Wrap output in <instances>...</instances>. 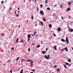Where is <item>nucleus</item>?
Listing matches in <instances>:
<instances>
[{
	"instance_id": "1",
	"label": "nucleus",
	"mask_w": 73,
	"mask_h": 73,
	"mask_svg": "<svg viewBox=\"0 0 73 73\" xmlns=\"http://www.w3.org/2000/svg\"><path fill=\"white\" fill-rule=\"evenodd\" d=\"M49 57H50V55H48L47 56L46 55H45L44 57L47 60H49Z\"/></svg>"
},
{
	"instance_id": "2",
	"label": "nucleus",
	"mask_w": 73,
	"mask_h": 73,
	"mask_svg": "<svg viewBox=\"0 0 73 73\" xmlns=\"http://www.w3.org/2000/svg\"><path fill=\"white\" fill-rule=\"evenodd\" d=\"M40 13L41 16H44V12H43V11L42 10H41L40 11Z\"/></svg>"
},
{
	"instance_id": "3",
	"label": "nucleus",
	"mask_w": 73,
	"mask_h": 73,
	"mask_svg": "<svg viewBox=\"0 0 73 73\" xmlns=\"http://www.w3.org/2000/svg\"><path fill=\"white\" fill-rule=\"evenodd\" d=\"M63 50H65L66 51V52L68 51V48H67V47H65V48H63Z\"/></svg>"
},
{
	"instance_id": "4",
	"label": "nucleus",
	"mask_w": 73,
	"mask_h": 73,
	"mask_svg": "<svg viewBox=\"0 0 73 73\" xmlns=\"http://www.w3.org/2000/svg\"><path fill=\"white\" fill-rule=\"evenodd\" d=\"M70 8L69 7L67 9L66 11L68 12V11H70Z\"/></svg>"
},
{
	"instance_id": "5",
	"label": "nucleus",
	"mask_w": 73,
	"mask_h": 73,
	"mask_svg": "<svg viewBox=\"0 0 73 73\" xmlns=\"http://www.w3.org/2000/svg\"><path fill=\"white\" fill-rule=\"evenodd\" d=\"M68 4L70 5L72 4V2L69 1L68 2Z\"/></svg>"
},
{
	"instance_id": "6",
	"label": "nucleus",
	"mask_w": 73,
	"mask_h": 73,
	"mask_svg": "<svg viewBox=\"0 0 73 73\" xmlns=\"http://www.w3.org/2000/svg\"><path fill=\"white\" fill-rule=\"evenodd\" d=\"M61 31V29L60 28V27H58V32H59V31Z\"/></svg>"
},
{
	"instance_id": "7",
	"label": "nucleus",
	"mask_w": 73,
	"mask_h": 73,
	"mask_svg": "<svg viewBox=\"0 0 73 73\" xmlns=\"http://www.w3.org/2000/svg\"><path fill=\"white\" fill-rule=\"evenodd\" d=\"M27 61V62H31V61H32V60L30 59H28Z\"/></svg>"
},
{
	"instance_id": "8",
	"label": "nucleus",
	"mask_w": 73,
	"mask_h": 73,
	"mask_svg": "<svg viewBox=\"0 0 73 73\" xmlns=\"http://www.w3.org/2000/svg\"><path fill=\"white\" fill-rule=\"evenodd\" d=\"M68 61L69 62H71V59H68Z\"/></svg>"
},
{
	"instance_id": "9",
	"label": "nucleus",
	"mask_w": 73,
	"mask_h": 73,
	"mask_svg": "<svg viewBox=\"0 0 73 73\" xmlns=\"http://www.w3.org/2000/svg\"><path fill=\"white\" fill-rule=\"evenodd\" d=\"M60 8H63V5L61 4L60 5Z\"/></svg>"
},
{
	"instance_id": "10",
	"label": "nucleus",
	"mask_w": 73,
	"mask_h": 73,
	"mask_svg": "<svg viewBox=\"0 0 73 73\" xmlns=\"http://www.w3.org/2000/svg\"><path fill=\"white\" fill-rule=\"evenodd\" d=\"M27 36H28V38H30V37H31V35H30L29 34H28L27 35Z\"/></svg>"
},
{
	"instance_id": "11",
	"label": "nucleus",
	"mask_w": 73,
	"mask_h": 73,
	"mask_svg": "<svg viewBox=\"0 0 73 73\" xmlns=\"http://www.w3.org/2000/svg\"><path fill=\"white\" fill-rule=\"evenodd\" d=\"M61 41H62V42H65V40L64 39H61Z\"/></svg>"
},
{
	"instance_id": "12",
	"label": "nucleus",
	"mask_w": 73,
	"mask_h": 73,
	"mask_svg": "<svg viewBox=\"0 0 73 73\" xmlns=\"http://www.w3.org/2000/svg\"><path fill=\"white\" fill-rule=\"evenodd\" d=\"M64 66L65 68H66H66H67V66H66V64H64Z\"/></svg>"
},
{
	"instance_id": "13",
	"label": "nucleus",
	"mask_w": 73,
	"mask_h": 73,
	"mask_svg": "<svg viewBox=\"0 0 73 73\" xmlns=\"http://www.w3.org/2000/svg\"><path fill=\"white\" fill-rule=\"evenodd\" d=\"M45 53H46V51H42V53L43 54H45Z\"/></svg>"
},
{
	"instance_id": "14",
	"label": "nucleus",
	"mask_w": 73,
	"mask_h": 73,
	"mask_svg": "<svg viewBox=\"0 0 73 73\" xmlns=\"http://www.w3.org/2000/svg\"><path fill=\"white\" fill-rule=\"evenodd\" d=\"M66 42H67V44H69V41L68 40H66Z\"/></svg>"
},
{
	"instance_id": "15",
	"label": "nucleus",
	"mask_w": 73,
	"mask_h": 73,
	"mask_svg": "<svg viewBox=\"0 0 73 73\" xmlns=\"http://www.w3.org/2000/svg\"><path fill=\"white\" fill-rule=\"evenodd\" d=\"M49 27H50V28H52V25L51 24H49Z\"/></svg>"
},
{
	"instance_id": "16",
	"label": "nucleus",
	"mask_w": 73,
	"mask_h": 73,
	"mask_svg": "<svg viewBox=\"0 0 73 73\" xmlns=\"http://www.w3.org/2000/svg\"><path fill=\"white\" fill-rule=\"evenodd\" d=\"M57 72H59L60 71V69H56Z\"/></svg>"
},
{
	"instance_id": "17",
	"label": "nucleus",
	"mask_w": 73,
	"mask_h": 73,
	"mask_svg": "<svg viewBox=\"0 0 73 73\" xmlns=\"http://www.w3.org/2000/svg\"><path fill=\"white\" fill-rule=\"evenodd\" d=\"M43 21H46V19H45V17H44L43 19Z\"/></svg>"
},
{
	"instance_id": "18",
	"label": "nucleus",
	"mask_w": 73,
	"mask_h": 73,
	"mask_svg": "<svg viewBox=\"0 0 73 73\" xmlns=\"http://www.w3.org/2000/svg\"><path fill=\"white\" fill-rule=\"evenodd\" d=\"M23 69H22L21 70V71L20 72V73H23Z\"/></svg>"
},
{
	"instance_id": "19",
	"label": "nucleus",
	"mask_w": 73,
	"mask_h": 73,
	"mask_svg": "<svg viewBox=\"0 0 73 73\" xmlns=\"http://www.w3.org/2000/svg\"><path fill=\"white\" fill-rule=\"evenodd\" d=\"M70 31L71 32H73V29H71L70 30Z\"/></svg>"
},
{
	"instance_id": "20",
	"label": "nucleus",
	"mask_w": 73,
	"mask_h": 73,
	"mask_svg": "<svg viewBox=\"0 0 73 73\" xmlns=\"http://www.w3.org/2000/svg\"><path fill=\"white\" fill-rule=\"evenodd\" d=\"M65 64H66L67 65H69V64L66 62H65Z\"/></svg>"
},
{
	"instance_id": "21",
	"label": "nucleus",
	"mask_w": 73,
	"mask_h": 73,
	"mask_svg": "<svg viewBox=\"0 0 73 73\" xmlns=\"http://www.w3.org/2000/svg\"><path fill=\"white\" fill-rule=\"evenodd\" d=\"M56 47H57L56 46H54V48L55 50H57V48H56Z\"/></svg>"
},
{
	"instance_id": "22",
	"label": "nucleus",
	"mask_w": 73,
	"mask_h": 73,
	"mask_svg": "<svg viewBox=\"0 0 73 73\" xmlns=\"http://www.w3.org/2000/svg\"><path fill=\"white\" fill-rule=\"evenodd\" d=\"M40 45H38V46H37V48H40Z\"/></svg>"
},
{
	"instance_id": "23",
	"label": "nucleus",
	"mask_w": 73,
	"mask_h": 73,
	"mask_svg": "<svg viewBox=\"0 0 73 73\" xmlns=\"http://www.w3.org/2000/svg\"><path fill=\"white\" fill-rule=\"evenodd\" d=\"M40 24H41V25H43V22H40Z\"/></svg>"
},
{
	"instance_id": "24",
	"label": "nucleus",
	"mask_w": 73,
	"mask_h": 73,
	"mask_svg": "<svg viewBox=\"0 0 73 73\" xmlns=\"http://www.w3.org/2000/svg\"><path fill=\"white\" fill-rule=\"evenodd\" d=\"M19 39L17 38V40H16V42H17L19 41Z\"/></svg>"
},
{
	"instance_id": "25",
	"label": "nucleus",
	"mask_w": 73,
	"mask_h": 73,
	"mask_svg": "<svg viewBox=\"0 0 73 73\" xmlns=\"http://www.w3.org/2000/svg\"><path fill=\"white\" fill-rule=\"evenodd\" d=\"M47 10H49V11H50V8H49V7H48L47 8Z\"/></svg>"
},
{
	"instance_id": "26",
	"label": "nucleus",
	"mask_w": 73,
	"mask_h": 73,
	"mask_svg": "<svg viewBox=\"0 0 73 73\" xmlns=\"http://www.w3.org/2000/svg\"><path fill=\"white\" fill-rule=\"evenodd\" d=\"M19 14L18 13L17 15H15V16H17V17H19Z\"/></svg>"
},
{
	"instance_id": "27",
	"label": "nucleus",
	"mask_w": 73,
	"mask_h": 73,
	"mask_svg": "<svg viewBox=\"0 0 73 73\" xmlns=\"http://www.w3.org/2000/svg\"><path fill=\"white\" fill-rule=\"evenodd\" d=\"M32 62H31L30 63V64H33V61H32V60L31 61Z\"/></svg>"
},
{
	"instance_id": "28",
	"label": "nucleus",
	"mask_w": 73,
	"mask_h": 73,
	"mask_svg": "<svg viewBox=\"0 0 73 73\" xmlns=\"http://www.w3.org/2000/svg\"><path fill=\"white\" fill-rule=\"evenodd\" d=\"M52 38L51 36H50V37H49V40H51V39H52Z\"/></svg>"
},
{
	"instance_id": "29",
	"label": "nucleus",
	"mask_w": 73,
	"mask_h": 73,
	"mask_svg": "<svg viewBox=\"0 0 73 73\" xmlns=\"http://www.w3.org/2000/svg\"><path fill=\"white\" fill-rule=\"evenodd\" d=\"M66 40H68V37H66Z\"/></svg>"
},
{
	"instance_id": "30",
	"label": "nucleus",
	"mask_w": 73,
	"mask_h": 73,
	"mask_svg": "<svg viewBox=\"0 0 73 73\" xmlns=\"http://www.w3.org/2000/svg\"><path fill=\"white\" fill-rule=\"evenodd\" d=\"M28 50L29 52H30V50H31V48H29L28 49Z\"/></svg>"
},
{
	"instance_id": "31",
	"label": "nucleus",
	"mask_w": 73,
	"mask_h": 73,
	"mask_svg": "<svg viewBox=\"0 0 73 73\" xmlns=\"http://www.w3.org/2000/svg\"><path fill=\"white\" fill-rule=\"evenodd\" d=\"M19 57H17V58L16 61H17V60H18V59H19Z\"/></svg>"
},
{
	"instance_id": "32",
	"label": "nucleus",
	"mask_w": 73,
	"mask_h": 73,
	"mask_svg": "<svg viewBox=\"0 0 73 73\" xmlns=\"http://www.w3.org/2000/svg\"><path fill=\"white\" fill-rule=\"evenodd\" d=\"M36 32L35 31L34 33V35H36Z\"/></svg>"
},
{
	"instance_id": "33",
	"label": "nucleus",
	"mask_w": 73,
	"mask_h": 73,
	"mask_svg": "<svg viewBox=\"0 0 73 73\" xmlns=\"http://www.w3.org/2000/svg\"><path fill=\"white\" fill-rule=\"evenodd\" d=\"M36 9H37V11H38L39 9H38V8H37Z\"/></svg>"
},
{
	"instance_id": "34",
	"label": "nucleus",
	"mask_w": 73,
	"mask_h": 73,
	"mask_svg": "<svg viewBox=\"0 0 73 73\" xmlns=\"http://www.w3.org/2000/svg\"><path fill=\"white\" fill-rule=\"evenodd\" d=\"M47 2H48V1H47V0H46L45 3H47Z\"/></svg>"
},
{
	"instance_id": "35",
	"label": "nucleus",
	"mask_w": 73,
	"mask_h": 73,
	"mask_svg": "<svg viewBox=\"0 0 73 73\" xmlns=\"http://www.w3.org/2000/svg\"><path fill=\"white\" fill-rule=\"evenodd\" d=\"M31 19L33 20V16H32L31 17Z\"/></svg>"
},
{
	"instance_id": "36",
	"label": "nucleus",
	"mask_w": 73,
	"mask_h": 73,
	"mask_svg": "<svg viewBox=\"0 0 73 73\" xmlns=\"http://www.w3.org/2000/svg\"><path fill=\"white\" fill-rule=\"evenodd\" d=\"M31 67H32V66H33V64H31Z\"/></svg>"
},
{
	"instance_id": "37",
	"label": "nucleus",
	"mask_w": 73,
	"mask_h": 73,
	"mask_svg": "<svg viewBox=\"0 0 73 73\" xmlns=\"http://www.w3.org/2000/svg\"><path fill=\"white\" fill-rule=\"evenodd\" d=\"M48 48H46V51H47V50H48Z\"/></svg>"
},
{
	"instance_id": "38",
	"label": "nucleus",
	"mask_w": 73,
	"mask_h": 73,
	"mask_svg": "<svg viewBox=\"0 0 73 73\" xmlns=\"http://www.w3.org/2000/svg\"><path fill=\"white\" fill-rule=\"evenodd\" d=\"M4 3V1H3L1 2V4L2 3Z\"/></svg>"
},
{
	"instance_id": "39",
	"label": "nucleus",
	"mask_w": 73,
	"mask_h": 73,
	"mask_svg": "<svg viewBox=\"0 0 73 73\" xmlns=\"http://www.w3.org/2000/svg\"><path fill=\"white\" fill-rule=\"evenodd\" d=\"M40 7H42V5H40Z\"/></svg>"
},
{
	"instance_id": "40",
	"label": "nucleus",
	"mask_w": 73,
	"mask_h": 73,
	"mask_svg": "<svg viewBox=\"0 0 73 73\" xmlns=\"http://www.w3.org/2000/svg\"><path fill=\"white\" fill-rule=\"evenodd\" d=\"M23 60H24V59H22L21 60V62H22L23 61Z\"/></svg>"
},
{
	"instance_id": "41",
	"label": "nucleus",
	"mask_w": 73,
	"mask_h": 73,
	"mask_svg": "<svg viewBox=\"0 0 73 73\" xmlns=\"http://www.w3.org/2000/svg\"><path fill=\"white\" fill-rule=\"evenodd\" d=\"M29 39H30V38H28V41H29Z\"/></svg>"
},
{
	"instance_id": "42",
	"label": "nucleus",
	"mask_w": 73,
	"mask_h": 73,
	"mask_svg": "<svg viewBox=\"0 0 73 73\" xmlns=\"http://www.w3.org/2000/svg\"><path fill=\"white\" fill-rule=\"evenodd\" d=\"M21 42H23V43L24 42H23V40H21Z\"/></svg>"
},
{
	"instance_id": "43",
	"label": "nucleus",
	"mask_w": 73,
	"mask_h": 73,
	"mask_svg": "<svg viewBox=\"0 0 73 73\" xmlns=\"http://www.w3.org/2000/svg\"><path fill=\"white\" fill-rule=\"evenodd\" d=\"M33 72H35V70H33Z\"/></svg>"
},
{
	"instance_id": "44",
	"label": "nucleus",
	"mask_w": 73,
	"mask_h": 73,
	"mask_svg": "<svg viewBox=\"0 0 73 73\" xmlns=\"http://www.w3.org/2000/svg\"><path fill=\"white\" fill-rule=\"evenodd\" d=\"M54 36H56V35H55L54 33Z\"/></svg>"
},
{
	"instance_id": "45",
	"label": "nucleus",
	"mask_w": 73,
	"mask_h": 73,
	"mask_svg": "<svg viewBox=\"0 0 73 73\" xmlns=\"http://www.w3.org/2000/svg\"><path fill=\"white\" fill-rule=\"evenodd\" d=\"M11 49H12L13 50L14 49V48H12Z\"/></svg>"
},
{
	"instance_id": "46",
	"label": "nucleus",
	"mask_w": 73,
	"mask_h": 73,
	"mask_svg": "<svg viewBox=\"0 0 73 73\" xmlns=\"http://www.w3.org/2000/svg\"><path fill=\"white\" fill-rule=\"evenodd\" d=\"M36 1H37L36 0H35V1H34V2L35 3V2H36Z\"/></svg>"
},
{
	"instance_id": "47",
	"label": "nucleus",
	"mask_w": 73,
	"mask_h": 73,
	"mask_svg": "<svg viewBox=\"0 0 73 73\" xmlns=\"http://www.w3.org/2000/svg\"><path fill=\"white\" fill-rule=\"evenodd\" d=\"M68 30L69 31V29H70V27H68Z\"/></svg>"
},
{
	"instance_id": "48",
	"label": "nucleus",
	"mask_w": 73,
	"mask_h": 73,
	"mask_svg": "<svg viewBox=\"0 0 73 73\" xmlns=\"http://www.w3.org/2000/svg\"><path fill=\"white\" fill-rule=\"evenodd\" d=\"M54 68H56V67H57V66H54Z\"/></svg>"
},
{
	"instance_id": "49",
	"label": "nucleus",
	"mask_w": 73,
	"mask_h": 73,
	"mask_svg": "<svg viewBox=\"0 0 73 73\" xmlns=\"http://www.w3.org/2000/svg\"><path fill=\"white\" fill-rule=\"evenodd\" d=\"M18 10H20V8H19V7L18 8Z\"/></svg>"
},
{
	"instance_id": "50",
	"label": "nucleus",
	"mask_w": 73,
	"mask_h": 73,
	"mask_svg": "<svg viewBox=\"0 0 73 73\" xmlns=\"http://www.w3.org/2000/svg\"><path fill=\"white\" fill-rule=\"evenodd\" d=\"M10 73H12V71L11 70V71H10Z\"/></svg>"
},
{
	"instance_id": "51",
	"label": "nucleus",
	"mask_w": 73,
	"mask_h": 73,
	"mask_svg": "<svg viewBox=\"0 0 73 73\" xmlns=\"http://www.w3.org/2000/svg\"><path fill=\"white\" fill-rule=\"evenodd\" d=\"M32 45H35V44L33 43V44H32Z\"/></svg>"
},
{
	"instance_id": "52",
	"label": "nucleus",
	"mask_w": 73,
	"mask_h": 73,
	"mask_svg": "<svg viewBox=\"0 0 73 73\" xmlns=\"http://www.w3.org/2000/svg\"><path fill=\"white\" fill-rule=\"evenodd\" d=\"M20 27V25H19L18 26V28H19V27Z\"/></svg>"
},
{
	"instance_id": "53",
	"label": "nucleus",
	"mask_w": 73,
	"mask_h": 73,
	"mask_svg": "<svg viewBox=\"0 0 73 73\" xmlns=\"http://www.w3.org/2000/svg\"><path fill=\"white\" fill-rule=\"evenodd\" d=\"M20 11H18V13H20Z\"/></svg>"
},
{
	"instance_id": "54",
	"label": "nucleus",
	"mask_w": 73,
	"mask_h": 73,
	"mask_svg": "<svg viewBox=\"0 0 73 73\" xmlns=\"http://www.w3.org/2000/svg\"><path fill=\"white\" fill-rule=\"evenodd\" d=\"M61 51H64V50H61Z\"/></svg>"
},
{
	"instance_id": "55",
	"label": "nucleus",
	"mask_w": 73,
	"mask_h": 73,
	"mask_svg": "<svg viewBox=\"0 0 73 73\" xmlns=\"http://www.w3.org/2000/svg\"><path fill=\"white\" fill-rule=\"evenodd\" d=\"M41 44H43V43H42V42H41Z\"/></svg>"
},
{
	"instance_id": "56",
	"label": "nucleus",
	"mask_w": 73,
	"mask_h": 73,
	"mask_svg": "<svg viewBox=\"0 0 73 73\" xmlns=\"http://www.w3.org/2000/svg\"><path fill=\"white\" fill-rule=\"evenodd\" d=\"M15 14H16V11H15Z\"/></svg>"
},
{
	"instance_id": "57",
	"label": "nucleus",
	"mask_w": 73,
	"mask_h": 73,
	"mask_svg": "<svg viewBox=\"0 0 73 73\" xmlns=\"http://www.w3.org/2000/svg\"><path fill=\"white\" fill-rule=\"evenodd\" d=\"M27 23H28V20H27Z\"/></svg>"
},
{
	"instance_id": "58",
	"label": "nucleus",
	"mask_w": 73,
	"mask_h": 73,
	"mask_svg": "<svg viewBox=\"0 0 73 73\" xmlns=\"http://www.w3.org/2000/svg\"><path fill=\"white\" fill-rule=\"evenodd\" d=\"M71 66V64H70L69 65V66Z\"/></svg>"
},
{
	"instance_id": "59",
	"label": "nucleus",
	"mask_w": 73,
	"mask_h": 73,
	"mask_svg": "<svg viewBox=\"0 0 73 73\" xmlns=\"http://www.w3.org/2000/svg\"><path fill=\"white\" fill-rule=\"evenodd\" d=\"M62 19H64V18L62 17Z\"/></svg>"
},
{
	"instance_id": "60",
	"label": "nucleus",
	"mask_w": 73,
	"mask_h": 73,
	"mask_svg": "<svg viewBox=\"0 0 73 73\" xmlns=\"http://www.w3.org/2000/svg\"><path fill=\"white\" fill-rule=\"evenodd\" d=\"M72 23H73V22H71V23L70 24H72Z\"/></svg>"
},
{
	"instance_id": "61",
	"label": "nucleus",
	"mask_w": 73,
	"mask_h": 73,
	"mask_svg": "<svg viewBox=\"0 0 73 73\" xmlns=\"http://www.w3.org/2000/svg\"><path fill=\"white\" fill-rule=\"evenodd\" d=\"M41 60H40V62H39V63H40V62H41Z\"/></svg>"
},
{
	"instance_id": "62",
	"label": "nucleus",
	"mask_w": 73,
	"mask_h": 73,
	"mask_svg": "<svg viewBox=\"0 0 73 73\" xmlns=\"http://www.w3.org/2000/svg\"><path fill=\"white\" fill-rule=\"evenodd\" d=\"M9 60L8 61H7V62H9Z\"/></svg>"
},
{
	"instance_id": "63",
	"label": "nucleus",
	"mask_w": 73,
	"mask_h": 73,
	"mask_svg": "<svg viewBox=\"0 0 73 73\" xmlns=\"http://www.w3.org/2000/svg\"><path fill=\"white\" fill-rule=\"evenodd\" d=\"M56 5H54V7H56Z\"/></svg>"
},
{
	"instance_id": "64",
	"label": "nucleus",
	"mask_w": 73,
	"mask_h": 73,
	"mask_svg": "<svg viewBox=\"0 0 73 73\" xmlns=\"http://www.w3.org/2000/svg\"><path fill=\"white\" fill-rule=\"evenodd\" d=\"M37 25H35V26H37Z\"/></svg>"
}]
</instances>
